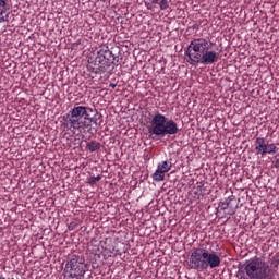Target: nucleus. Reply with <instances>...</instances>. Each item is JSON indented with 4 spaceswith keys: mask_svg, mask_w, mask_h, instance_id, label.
Masks as SVG:
<instances>
[{
    "mask_svg": "<svg viewBox=\"0 0 279 279\" xmlns=\"http://www.w3.org/2000/svg\"><path fill=\"white\" fill-rule=\"evenodd\" d=\"M187 267L195 271H206V248H193L187 260Z\"/></svg>",
    "mask_w": 279,
    "mask_h": 279,
    "instance_id": "6",
    "label": "nucleus"
},
{
    "mask_svg": "<svg viewBox=\"0 0 279 279\" xmlns=\"http://www.w3.org/2000/svg\"><path fill=\"white\" fill-rule=\"evenodd\" d=\"M65 271L70 272L71 279H82L86 274V264L80 255H71L65 264Z\"/></svg>",
    "mask_w": 279,
    "mask_h": 279,
    "instance_id": "5",
    "label": "nucleus"
},
{
    "mask_svg": "<svg viewBox=\"0 0 279 279\" xmlns=\"http://www.w3.org/2000/svg\"><path fill=\"white\" fill-rule=\"evenodd\" d=\"M221 265V257L216 253H210L208 250L205 252V271L208 269H217Z\"/></svg>",
    "mask_w": 279,
    "mask_h": 279,
    "instance_id": "9",
    "label": "nucleus"
},
{
    "mask_svg": "<svg viewBox=\"0 0 279 279\" xmlns=\"http://www.w3.org/2000/svg\"><path fill=\"white\" fill-rule=\"evenodd\" d=\"M0 279H5V278L0 276Z\"/></svg>",
    "mask_w": 279,
    "mask_h": 279,
    "instance_id": "21",
    "label": "nucleus"
},
{
    "mask_svg": "<svg viewBox=\"0 0 279 279\" xmlns=\"http://www.w3.org/2000/svg\"><path fill=\"white\" fill-rule=\"evenodd\" d=\"M109 88H117V84L110 83V84H109Z\"/></svg>",
    "mask_w": 279,
    "mask_h": 279,
    "instance_id": "19",
    "label": "nucleus"
},
{
    "mask_svg": "<svg viewBox=\"0 0 279 279\" xmlns=\"http://www.w3.org/2000/svg\"><path fill=\"white\" fill-rule=\"evenodd\" d=\"M159 8H160V10H167V9L169 8V1H167V0H161V1L159 2Z\"/></svg>",
    "mask_w": 279,
    "mask_h": 279,
    "instance_id": "16",
    "label": "nucleus"
},
{
    "mask_svg": "<svg viewBox=\"0 0 279 279\" xmlns=\"http://www.w3.org/2000/svg\"><path fill=\"white\" fill-rule=\"evenodd\" d=\"M185 60L191 66H208L219 62V53L210 50V43L206 38H195L185 50Z\"/></svg>",
    "mask_w": 279,
    "mask_h": 279,
    "instance_id": "2",
    "label": "nucleus"
},
{
    "mask_svg": "<svg viewBox=\"0 0 279 279\" xmlns=\"http://www.w3.org/2000/svg\"><path fill=\"white\" fill-rule=\"evenodd\" d=\"M94 64L104 71L106 66L110 68L112 64L113 66H117V58L112 54V51L108 50V48H101L95 58Z\"/></svg>",
    "mask_w": 279,
    "mask_h": 279,
    "instance_id": "7",
    "label": "nucleus"
},
{
    "mask_svg": "<svg viewBox=\"0 0 279 279\" xmlns=\"http://www.w3.org/2000/svg\"><path fill=\"white\" fill-rule=\"evenodd\" d=\"M172 163L171 161H161L157 166V170L153 174V180L155 182H162L165 180V173L171 171Z\"/></svg>",
    "mask_w": 279,
    "mask_h": 279,
    "instance_id": "8",
    "label": "nucleus"
},
{
    "mask_svg": "<svg viewBox=\"0 0 279 279\" xmlns=\"http://www.w3.org/2000/svg\"><path fill=\"white\" fill-rule=\"evenodd\" d=\"M107 254V256L111 257L112 256V251H107L105 250V255Z\"/></svg>",
    "mask_w": 279,
    "mask_h": 279,
    "instance_id": "18",
    "label": "nucleus"
},
{
    "mask_svg": "<svg viewBox=\"0 0 279 279\" xmlns=\"http://www.w3.org/2000/svg\"><path fill=\"white\" fill-rule=\"evenodd\" d=\"M86 149L92 153L99 151V149H101V143L97 141H90L86 144Z\"/></svg>",
    "mask_w": 279,
    "mask_h": 279,
    "instance_id": "12",
    "label": "nucleus"
},
{
    "mask_svg": "<svg viewBox=\"0 0 279 279\" xmlns=\"http://www.w3.org/2000/svg\"><path fill=\"white\" fill-rule=\"evenodd\" d=\"M151 3H153L154 5H156V4H158V0H153Z\"/></svg>",
    "mask_w": 279,
    "mask_h": 279,
    "instance_id": "20",
    "label": "nucleus"
},
{
    "mask_svg": "<svg viewBox=\"0 0 279 279\" xmlns=\"http://www.w3.org/2000/svg\"><path fill=\"white\" fill-rule=\"evenodd\" d=\"M255 155L265 158L267 156V140L265 137H256L254 141Z\"/></svg>",
    "mask_w": 279,
    "mask_h": 279,
    "instance_id": "10",
    "label": "nucleus"
},
{
    "mask_svg": "<svg viewBox=\"0 0 279 279\" xmlns=\"http://www.w3.org/2000/svg\"><path fill=\"white\" fill-rule=\"evenodd\" d=\"M180 132L178 122L173 119H167L162 113H156L151 121L149 133L158 138H165V136H175Z\"/></svg>",
    "mask_w": 279,
    "mask_h": 279,
    "instance_id": "4",
    "label": "nucleus"
},
{
    "mask_svg": "<svg viewBox=\"0 0 279 279\" xmlns=\"http://www.w3.org/2000/svg\"><path fill=\"white\" fill-rule=\"evenodd\" d=\"M100 180H101V175L89 177L87 179V184H89V186H95V184H97V182H99Z\"/></svg>",
    "mask_w": 279,
    "mask_h": 279,
    "instance_id": "14",
    "label": "nucleus"
},
{
    "mask_svg": "<svg viewBox=\"0 0 279 279\" xmlns=\"http://www.w3.org/2000/svg\"><path fill=\"white\" fill-rule=\"evenodd\" d=\"M274 165H275V168H276V169H279V159H276L275 162H274Z\"/></svg>",
    "mask_w": 279,
    "mask_h": 279,
    "instance_id": "17",
    "label": "nucleus"
},
{
    "mask_svg": "<svg viewBox=\"0 0 279 279\" xmlns=\"http://www.w3.org/2000/svg\"><path fill=\"white\" fill-rule=\"evenodd\" d=\"M93 108L76 106L72 108L65 116H63V130H70L72 134H82L86 130H90L93 123L95 125H101L104 123V116L101 113H96L90 117Z\"/></svg>",
    "mask_w": 279,
    "mask_h": 279,
    "instance_id": "1",
    "label": "nucleus"
},
{
    "mask_svg": "<svg viewBox=\"0 0 279 279\" xmlns=\"http://www.w3.org/2000/svg\"><path fill=\"white\" fill-rule=\"evenodd\" d=\"M271 274L269 264L260 257H253L239 268L236 278L239 279H267Z\"/></svg>",
    "mask_w": 279,
    "mask_h": 279,
    "instance_id": "3",
    "label": "nucleus"
},
{
    "mask_svg": "<svg viewBox=\"0 0 279 279\" xmlns=\"http://www.w3.org/2000/svg\"><path fill=\"white\" fill-rule=\"evenodd\" d=\"M279 148L276 146V144L271 143V144H267V154H269L270 156H274V154H278Z\"/></svg>",
    "mask_w": 279,
    "mask_h": 279,
    "instance_id": "13",
    "label": "nucleus"
},
{
    "mask_svg": "<svg viewBox=\"0 0 279 279\" xmlns=\"http://www.w3.org/2000/svg\"><path fill=\"white\" fill-rule=\"evenodd\" d=\"M229 206H230V201H225L219 203L218 208H220V210H228Z\"/></svg>",
    "mask_w": 279,
    "mask_h": 279,
    "instance_id": "15",
    "label": "nucleus"
},
{
    "mask_svg": "<svg viewBox=\"0 0 279 279\" xmlns=\"http://www.w3.org/2000/svg\"><path fill=\"white\" fill-rule=\"evenodd\" d=\"M10 10V4L8 0H0V23H8L10 21V13H7Z\"/></svg>",
    "mask_w": 279,
    "mask_h": 279,
    "instance_id": "11",
    "label": "nucleus"
}]
</instances>
